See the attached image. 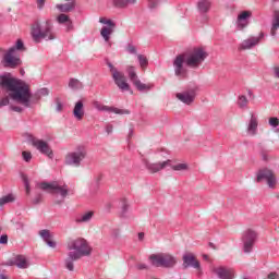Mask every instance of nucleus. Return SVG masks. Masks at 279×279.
Returning <instances> with one entry per match:
<instances>
[{
	"instance_id": "obj_1",
	"label": "nucleus",
	"mask_w": 279,
	"mask_h": 279,
	"mask_svg": "<svg viewBox=\"0 0 279 279\" xmlns=\"http://www.w3.org/2000/svg\"><path fill=\"white\" fill-rule=\"evenodd\" d=\"M0 86L8 90L9 97L22 104L24 108H32L40 102L41 97H47L49 95V88L43 87L38 89L35 94H32L29 85L25 81L13 77L10 73H4L0 75Z\"/></svg>"
},
{
	"instance_id": "obj_2",
	"label": "nucleus",
	"mask_w": 279,
	"mask_h": 279,
	"mask_svg": "<svg viewBox=\"0 0 279 279\" xmlns=\"http://www.w3.org/2000/svg\"><path fill=\"white\" fill-rule=\"evenodd\" d=\"M68 257L65 258V267L69 271H73L75 268V260H80L83 256H90L93 248L88 245L85 239L78 238L75 240H70L68 242Z\"/></svg>"
},
{
	"instance_id": "obj_3",
	"label": "nucleus",
	"mask_w": 279,
	"mask_h": 279,
	"mask_svg": "<svg viewBox=\"0 0 279 279\" xmlns=\"http://www.w3.org/2000/svg\"><path fill=\"white\" fill-rule=\"evenodd\" d=\"M206 58H208V52L204 48H194L190 54H178L173 60V66L175 71H182L184 65L189 69H198Z\"/></svg>"
},
{
	"instance_id": "obj_4",
	"label": "nucleus",
	"mask_w": 279,
	"mask_h": 279,
	"mask_svg": "<svg viewBox=\"0 0 279 279\" xmlns=\"http://www.w3.org/2000/svg\"><path fill=\"white\" fill-rule=\"evenodd\" d=\"M31 36L34 43H40V40H56V33L53 32V22L46 20L44 25L35 23L32 27Z\"/></svg>"
},
{
	"instance_id": "obj_5",
	"label": "nucleus",
	"mask_w": 279,
	"mask_h": 279,
	"mask_svg": "<svg viewBox=\"0 0 279 279\" xmlns=\"http://www.w3.org/2000/svg\"><path fill=\"white\" fill-rule=\"evenodd\" d=\"M56 8L59 10V12H61L56 19L57 23L59 25H64L65 32H73V29H75L73 20H71L66 13L73 12V10H75V1L71 0L68 3L57 4Z\"/></svg>"
},
{
	"instance_id": "obj_6",
	"label": "nucleus",
	"mask_w": 279,
	"mask_h": 279,
	"mask_svg": "<svg viewBox=\"0 0 279 279\" xmlns=\"http://www.w3.org/2000/svg\"><path fill=\"white\" fill-rule=\"evenodd\" d=\"M148 260L153 267H162L163 269H173L178 265V257L169 253L151 254Z\"/></svg>"
},
{
	"instance_id": "obj_7",
	"label": "nucleus",
	"mask_w": 279,
	"mask_h": 279,
	"mask_svg": "<svg viewBox=\"0 0 279 279\" xmlns=\"http://www.w3.org/2000/svg\"><path fill=\"white\" fill-rule=\"evenodd\" d=\"M88 156V149L84 145H77L74 150L70 151L65 156V165L68 167H82V162L86 160Z\"/></svg>"
},
{
	"instance_id": "obj_8",
	"label": "nucleus",
	"mask_w": 279,
	"mask_h": 279,
	"mask_svg": "<svg viewBox=\"0 0 279 279\" xmlns=\"http://www.w3.org/2000/svg\"><path fill=\"white\" fill-rule=\"evenodd\" d=\"M37 189H40L41 191H46L47 193H59L62 199L66 198V195H69V185L63 184L60 185L58 181L53 182H40L36 184Z\"/></svg>"
},
{
	"instance_id": "obj_9",
	"label": "nucleus",
	"mask_w": 279,
	"mask_h": 279,
	"mask_svg": "<svg viewBox=\"0 0 279 279\" xmlns=\"http://www.w3.org/2000/svg\"><path fill=\"white\" fill-rule=\"evenodd\" d=\"M3 69H19L23 64L21 57L16 53L15 48H9L1 59Z\"/></svg>"
},
{
	"instance_id": "obj_10",
	"label": "nucleus",
	"mask_w": 279,
	"mask_h": 279,
	"mask_svg": "<svg viewBox=\"0 0 279 279\" xmlns=\"http://www.w3.org/2000/svg\"><path fill=\"white\" fill-rule=\"evenodd\" d=\"M28 141L32 143L33 147L37 149V151L43 154V156H47V158L53 160V149H51L49 143L45 142L44 140H38L32 135L29 136Z\"/></svg>"
},
{
	"instance_id": "obj_11",
	"label": "nucleus",
	"mask_w": 279,
	"mask_h": 279,
	"mask_svg": "<svg viewBox=\"0 0 279 279\" xmlns=\"http://www.w3.org/2000/svg\"><path fill=\"white\" fill-rule=\"evenodd\" d=\"M256 239H258V232L253 229H247L242 234V243H243V252L245 254H250L254 247V243H256Z\"/></svg>"
},
{
	"instance_id": "obj_12",
	"label": "nucleus",
	"mask_w": 279,
	"mask_h": 279,
	"mask_svg": "<svg viewBox=\"0 0 279 279\" xmlns=\"http://www.w3.org/2000/svg\"><path fill=\"white\" fill-rule=\"evenodd\" d=\"M99 23L107 25L100 29V36L104 38L105 43H110V36L114 34V27H117V23L106 17H100Z\"/></svg>"
},
{
	"instance_id": "obj_13",
	"label": "nucleus",
	"mask_w": 279,
	"mask_h": 279,
	"mask_svg": "<svg viewBox=\"0 0 279 279\" xmlns=\"http://www.w3.org/2000/svg\"><path fill=\"white\" fill-rule=\"evenodd\" d=\"M263 180H266L267 185L269 189H276V175H274V171L265 168L257 172L256 182H263Z\"/></svg>"
},
{
	"instance_id": "obj_14",
	"label": "nucleus",
	"mask_w": 279,
	"mask_h": 279,
	"mask_svg": "<svg viewBox=\"0 0 279 279\" xmlns=\"http://www.w3.org/2000/svg\"><path fill=\"white\" fill-rule=\"evenodd\" d=\"M113 82L118 86L119 90L122 93H128L131 90L130 83H128V77L121 71H113L112 73Z\"/></svg>"
},
{
	"instance_id": "obj_15",
	"label": "nucleus",
	"mask_w": 279,
	"mask_h": 279,
	"mask_svg": "<svg viewBox=\"0 0 279 279\" xmlns=\"http://www.w3.org/2000/svg\"><path fill=\"white\" fill-rule=\"evenodd\" d=\"M129 78L140 93H149V90L154 88L153 84H145L141 82V78H138V75L134 71L129 72Z\"/></svg>"
},
{
	"instance_id": "obj_16",
	"label": "nucleus",
	"mask_w": 279,
	"mask_h": 279,
	"mask_svg": "<svg viewBox=\"0 0 279 279\" xmlns=\"http://www.w3.org/2000/svg\"><path fill=\"white\" fill-rule=\"evenodd\" d=\"M263 38H265V33H259L257 37L251 36L247 39H244L239 46V51L254 49L256 45H260V40H263Z\"/></svg>"
},
{
	"instance_id": "obj_17",
	"label": "nucleus",
	"mask_w": 279,
	"mask_h": 279,
	"mask_svg": "<svg viewBox=\"0 0 279 279\" xmlns=\"http://www.w3.org/2000/svg\"><path fill=\"white\" fill-rule=\"evenodd\" d=\"M182 260L183 269H189L192 267L193 269H197V271L202 270V264H199V260H197L193 253H184Z\"/></svg>"
},
{
	"instance_id": "obj_18",
	"label": "nucleus",
	"mask_w": 279,
	"mask_h": 279,
	"mask_svg": "<svg viewBox=\"0 0 279 279\" xmlns=\"http://www.w3.org/2000/svg\"><path fill=\"white\" fill-rule=\"evenodd\" d=\"M143 165L146 167L149 173H158V171H162V169H166V167H171V160L153 163V162H149V160L144 159Z\"/></svg>"
},
{
	"instance_id": "obj_19",
	"label": "nucleus",
	"mask_w": 279,
	"mask_h": 279,
	"mask_svg": "<svg viewBox=\"0 0 279 279\" xmlns=\"http://www.w3.org/2000/svg\"><path fill=\"white\" fill-rule=\"evenodd\" d=\"M93 106L99 112H114V114H130V110H123L116 107L105 106L99 101H94Z\"/></svg>"
},
{
	"instance_id": "obj_20",
	"label": "nucleus",
	"mask_w": 279,
	"mask_h": 279,
	"mask_svg": "<svg viewBox=\"0 0 279 279\" xmlns=\"http://www.w3.org/2000/svg\"><path fill=\"white\" fill-rule=\"evenodd\" d=\"M197 93V87H194L184 93H178L177 98L182 101V104H186V106H191L195 101V95Z\"/></svg>"
},
{
	"instance_id": "obj_21",
	"label": "nucleus",
	"mask_w": 279,
	"mask_h": 279,
	"mask_svg": "<svg viewBox=\"0 0 279 279\" xmlns=\"http://www.w3.org/2000/svg\"><path fill=\"white\" fill-rule=\"evenodd\" d=\"M7 265L8 267H14L15 265L19 269H27V267H29V263H27V258L24 255H16L9 259Z\"/></svg>"
},
{
	"instance_id": "obj_22",
	"label": "nucleus",
	"mask_w": 279,
	"mask_h": 279,
	"mask_svg": "<svg viewBox=\"0 0 279 279\" xmlns=\"http://www.w3.org/2000/svg\"><path fill=\"white\" fill-rule=\"evenodd\" d=\"M214 271L219 279H234V270L232 268L220 266Z\"/></svg>"
},
{
	"instance_id": "obj_23",
	"label": "nucleus",
	"mask_w": 279,
	"mask_h": 279,
	"mask_svg": "<svg viewBox=\"0 0 279 279\" xmlns=\"http://www.w3.org/2000/svg\"><path fill=\"white\" fill-rule=\"evenodd\" d=\"M246 132L250 136H256L258 134V118L254 113L251 114Z\"/></svg>"
},
{
	"instance_id": "obj_24",
	"label": "nucleus",
	"mask_w": 279,
	"mask_h": 279,
	"mask_svg": "<svg viewBox=\"0 0 279 279\" xmlns=\"http://www.w3.org/2000/svg\"><path fill=\"white\" fill-rule=\"evenodd\" d=\"M252 16V12L243 11L240 15H238L236 25L238 29H245V26L248 25V19Z\"/></svg>"
},
{
	"instance_id": "obj_25",
	"label": "nucleus",
	"mask_w": 279,
	"mask_h": 279,
	"mask_svg": "<svg viewBox=\"0 0 279 279\" xmlns=\"http://www.w3.org/2000/svg\"><path fill=\"white\" fill-rule=\"evenodd\" d=\"M73 117L76 121H82L84 119V101L78 100L76 101L74 109H73Z\"/></svg>"
},
{
	"instance_id": "obj_26",
	"label": "nucleus",
	"mask_w": 279,
	"mask_h": 279,
	"mask_svg": "<svg viewBox=\"0 0 279 279\" xmlns=\"http://www.w3.org/2000/svg\"><path fill=\"white\" fill-rule=\"evenodd\" d=\"M213 8V1L210 0H198L197 10L199 14H208Z\"/></svg>"
},
{
	"instance_id": "obj_27",
	"label": "nucleus",
	"mask_w": 279,
	"mask_h": 279,
	"mask_svg": "<svg viewBox=\"0 0 279 279\" xmlns=\"http://www.w3.org/2000/svg\"><path fill=\"white\" fill-rule=\"evenodd\" d=\"M279 29V11H275L272 15L271 28H270V36L276 37Z\"/></svg>"
},
{
	"instance_id": "obj_28",
	"label": "nucleus",
	"mask_w": 279,
	"mask_h": 279,
	"mask_svg": "<svg viewBox=\"0 0 279 279\" xmlns=\"http://www.w3.org/2000/svg\"><path fill=\"white\" fill-rule=\"evenodd\" d=\"M121 211L120 217L122 219H128V210H130V205L128 204V201L124 198L121 201Z\"/></svg>"
},
{
	"instance_id": "obj_29",
	"label": "nucleus",
	"mask_w": 279,
	"mask_h": 279,
	"mask_svg": "<svg viewBox=\"0 0 279 279\" xmlns=\"http://www.w3.org/2000/svg\"><path fill=\"white\" fill-rule=\"evenodd\" d=\"M69 88H72V90H80L84 88V85L82 84V82H80V80L70 78Z\"/></svg>"
},
{
	"instance_id": "obj_30",
	"label": "nucleus",
	"mask_w": 279,
	"mask_h": 279,
	"mask_svg": "<svg viewBox=\"0 0 279 279\" xmlns=\"http://www.w3.org/2000/svg\"><path fill=\"white\" fill-rule=\"evenodd\" d=\"M247 104H250V100H247L245 95H240L238 97V106L241 108V110H245V108H247Z\"/></svg>"
},
{
	"instance_id": "obj_31",
	"label": "nucleus",
	"mask_w": 279,
	"mask_h": 279,
	"mask_svg": "<svg viewBox=\"0 0 279 279\" xmlns=\"http://www.w3.org/2000/svg\"><path fill=\"white\" fill-rule=\"evenodd\" d=\"M130 3H136V0H113L114 8H126Z\"/></svg>"
},
{
	"instance_id": "obj_32",
	"label": "nucleus",
	"mask_w": 279,
	"mask_h": 279,
	"mask_svg": "<svg viewBox=\"0 0 279 279\" xmlns=\"http://www.w3.org/2000/svg\"><path fill=\"white\" fill-rule=\"evenodd\" d=\"M92 219H93V211H87L76 221L77 223H87V221H90Z\"/></svg>"
},
{
	"instance_id": "obj_33",
	"label": "nucleus",
	"mask_w": 279,
	"mask_h": 279,
	"mask_svg": "<svg viewBox=\"0 0 279 279\" xmlns=\"http://www.w3.org/2000/svg\"><path fill=\"white\" fill-rule=\"evenodd\" d=\"M38 234L44 242L49 241V239H51V231H49L48 229L40 230Z\"/></svg>"
},
{
	"instance_id": "obj_34",
	"label": "nucleus",
	"mask_w": 279,
	"mask_h": 279,
	"mask_svg": "<svg viewBox=\"0 0 279 279\" xmlns=\"http://www.w3.org/2000/svg\"><path fill=\"white\" fill-rule=\"evenodd\" d=\"M43 202V192H35V196L32 198V204L38 206Z\"/></svg>"
},
{
	"instance_id": "obj_35",
	"label": "nucleus",
	"mask_w": 279,
	"mask_h": 279,
	"mask_svg": "<svg viewBox=\"0 0 279 279\" xmlns=\"http://www.w3.org/2000/svg\"><path fill=\"white\" fill-rule=\"evenodd\" d=\"M137 59H138L140 66L142 69H147V64H149V61L147 60V57H145L143 54H138Z\"/></svg>"
},
{
	"instance_id": "obj_36",
	"label": "nucleus",
	"mask_w": 279,
	"mask_h": 279,
	"mask_svg": "<svg viewBox=\"0 0 279 279\" xmlns=\"http://www.w3.org/2000/svg\"><path fill=\"white\" fill-rule=\"evenodd\" d=\"M10 202H14V196H12V194H8L0 198V206H5V204H10Z\"/></svg>"
},
{
	"instance_id": "obj_37",
	"label": "nucleus",
	"mask_w": 279,
	"mask_h": 279,
	"mask_svg": "<svg viewBox=\"0 0 279 279\" xmlns=\"http://www.w3.org/2000/svg\"><path fill=\"white\" fill-rule=\"evenodd\" d=\"M11 49H15V51H25V44H23V40L17 39L15 46L11 47Z\"/></svg>"
},
{
	"instance_id": "obj_38",
	"label": "nucleus",
	"mask_w": 279,
	"mask_h": 279,
	"mask_svg": "<svg viewBox=\"0 0 279 279\" xmlns=\"http://www.w3.org/2000/svg\"><path fill=\"white\" fill-rule=\"evenodd\" d=\"M173 171H186L189 169V165L186 163H178L172 166Z\"/></svg>"
},
{
	"instance_id": "obj_39",
	"label": "nucleus",
	"mask_w": 279,
	"mask_h": 279,
	"mask_svg": "<svg viewBox=\"0 0 279 279\" xmlns=\"http://www.w3.org/2000/svg\"><path fill=\"white\" fill-rule=\"evenodd\" d=\"M22 178L25 185L26 195H29V193H32V189L29 187V180L27 179V175H23Z\"/></svg>"
},
{
	"instance_id": "obj_40",
	"label": "nucleus",
	"mask_w": 279,
	"mask_h": 279,
	"mask_svg": "<svg viewBox=\"0 0 279 279\" xmlns=\"http://www.w3.org/2000/svg\"><path fill=\"white\" fill-rule=\"evenodd\" d=\"M174 75L178 80H186L187 77L186 71H175Z\"/></svg>"
},
{
	"instance_id": "obj_41",
	"label": "nucleus",
	"mask_w": 279,
	"mask_h": 279,
	"mask_svg": "<svg viewBox=\"0 0 279 279\" xmlns=\"http://www.w3.org/2000/svg\"><path fill=\"white\" fill-rule=\"evenodd\" d=\"M22 157L25 162L32 161V154L29 151H22Z\"/></svg>"
},
{
	"instance_id": "obj_42",
	"label": "nucleus",
	"mask_w": 279,
	"mask_h": 279,
	"mask_svg": "<svg viewBox=\"0 0 279 279\" xmlns=\"http://www.w3.org/2000/svg\"><path fill=\"white\" fill-rule=\"evenodd\" d=\"M269 125L271 128H278L279 125V119L278 118H270L268 121Z\"/></svg>"
},
{
	"instance_id": "obj_43",
	"label": "nucleus",
	"mask_w": 279,
	"mask_h": 279,
	"mask_svg": "<svg viewBox=\"0 0 279 279\" xmlns=\"http://www.w3.org/2000/svg\"><path fill=\"white\" fill-rule=\"evenodd\" d=\"M10 105V98L4 97L0 99V108H3V106H9Z\"/></svg>"
},
{
	"instance_id": "obj_44",
	"label": "nucleus",
	"mask_w": 279,
	"mask_h": 279,
	"mask_svg": "<svg viewBox=\"0 0 279 279\" xmlns=\"http://www.w3.org/2000/svg\"><path fill=\"white\" fill-rule=\"evenodd\" d=\"M0 245H8V234H2L0 236Z\"/></svg>"
},
{
	"instance_id": "obj_45",
	"label": "nucleus",
	"mask_w": 279,
	"mask_h": 279,
	"mask_svg": "<svg viewBox=\"0 0 279 279\" xmlns=\"http://www.w3.org/2000/svg\"><path fill=\"white\" fill-rule=\"evenodd\" d=\"M45 243H47L48 247H52V250H56V247H58V243H56L54 241L48 240Z\"/></svg>"
},
{
	"instance_id": "obj_46",
	"label": "nucleus",
	"mask_w": 279,
	"mask_h": 279,
	"mask_svg": "<svg viewBox=\"0 0 279 279\" xmlns=\"http://www.w3.org/2000/svg\"><path fill=\"white\" fill-rule=\"evenodd\" d=\"M136 269H138L140 271H143L145 269H149V266H147V264H137Z\"/></svg>"
},
{
	"instance_id": "obj_47",
	"label": "nucleus",
	"mask_w": 279,
	"mask_h": 279,
	"mask_svg": "<svg viewBox=\"0 0 279 279\" xmlns=\"http://www.w3.org/2000/svg\"><path fill=\"white\" fill-rule=\"evenodd\" d=\"M10 109H11L13 112H23V107L11 106Z\"/></svg>"
},
{
	"instance_id": "obj_48",
	"label": "nucleus",
	"mask_w": 279,
	"mask_h": 279,
	"mask_svg": "<svg viewBox=\"0 0 279 279\" xmlns=\"http://www.w3.org/2000/svg\"><path fill=\"white\" fill-rule=\"evenodd\" d=\"M128 51H129V53L134 54V53H136V47L134 45H129Z\"/></svg>"
},
{
	"instance_id": "obj_49",
	"label": "nucleus",
	"mask_w": 279,
	"mask_h": 279,
	"mask_svg": "<svg viewBox=\"0 0 279 279\" xmlns=\"http://www.w3.org/2000/svg\"><path fill=\"white\" fill-rule=\"evenodd\" d=\"M38 10H43L45 8V0H36Z\"/></svg>"
},
{
	"instance_id": "obj_50",
	"label": "nucleus",
	"mask_w": 279,
	"mask_h": 279,
	"mask_svg": "<svg viewBox=\"0 0 279 279\" xmlns=\"http://www.w3.org/2000/svg\"><path fill=\"white\" fill-rule=\"evenodd\" d=\"M0 279H10V276L7 275L5 270L0 271Z\"/></svg>"
},
{
	"instance_id": "obj_51",
	"label": "nucleus",
	"mask_w": 279,
	"mask_h": 279,
	"mask_svg": "<svg viewBox=\"0 0 279 279\" xmlns=\"http://www.w3.org/2000/svg\"><path fill=\"white\" fill-rule=\"evenodd\" d=\"M268 278H269V279H279V275L276 274V272H270V274L268 275Z\"/></svg>"
},
{
	"instance_id": "obj_52",
	"label": "nucleus",
	"mask_w": 279,
	"mask_h": 279,
	"mask_svg": "<svg viewBox=\"0 0 279 279\" xmlns=\"http://www.w3.org/2000/svg\"><path fill=\"white\" fill-rule=\"evenodd\" d=\"M62 102L60 100H57V112H62Z\"/></svg>"
},
{
	"instance_id": "obj_53",
	"label": "nucleus",
	"mask_w": 279,
	"mask_h": 279,
	"mask_svg": "<svg viewBox=\"0 0 279 279\" xmlns=\"http://www.w3.org/2000/svg\"><path fill=\"white\" fill-rule=\"evenodd\" d=\"M112 130H113L112 124H108V125L106 126V132H107V134H112Z\"/></svg>"
},
{
	"instance_id": "obj_54",
	"label": "nucleus",
	"mask_w": 279,
	"mask_h": 279,
	"mask_svg": "<svg viewBox=\"0 0 279 279\" xmlns=\"http://www.w3.org/2000/svg\"><path fill=\"white\" fill-rule=\"evenodd\" d=\"M272 77H275L276 80H279V71H274L271 72Z\"/></svg>"
},
{
	"instance_id": "obj_55",
	"label": "nucleus",
	"mask_w": 279,
	"mask_h": 279,
	"mask_svg": "<svg viewBox=\"0 0 279 279\" xmlns=\"http://www.w3.org/2000/svg\"><path fill=\"white\" fill-rule=\"evenodd\" d=\"M112 236H113L114 239H118V236H119V230H118V229H114V230L112 231Z\"/></svg>"
},
{
	"instance_id": "obj_56",
	"label": "nucleus",
	"mask_w": 279,
	"mask_h": 279,
	"mask_svg": "<svg viewBox=\"0 0 279 279\" xmlns=\"http://www.w3.org/2000/svg\"><path fill=\"white\" fill-rule=\"evenodd\" d=\"M133 135H134V128H130L129 129V138H132Z\"/></svg>"
},
{
	"instance_id": "obj_57",
	"label": "nucleus",
	"mask_w": 279,
	"mask_h": 279,
	"mask_svg": "<svg viewBox=\"0 0 279 279\" xmlns=\"http://www.w3.org/2000/svg\"><path fill=\"white\" fill-rule=\"evenodd\" d=\"M143 239H145V233L144 232H140L138 233V241H143Z\"/></svg>"
},
{
	"instance_id": "obj_58",
	"label": "nucleus",
	"mask_w": 279,
	"mask_h": 279,
	"mask_svg": "<svg viewBox=\"0 0 279 279\" xmlns=\"http://www.w3.org/2000/svg\"><path fill=\"white\" fill-rule=\"evenodd\" d=\"M157 7H158V3H156V2H153V3L149 5L150 9H154V8H157Z\"/></svg>"
},
{
	"instance_id": "obj_59",
	"label": "nucleus",
	"mask_w": 279,
	"mask_h": 279,
	"mask_svg": "<svg viewBox=\"0 0 279 279\" xmlns=\"http://www.w3.org/2000/svg\"><path fill=\"white\" fill-rule=\"evenodd\" d=\"M209 247H211L213 250H217V246H215L213 242H209Z\"/></svg>"
},
{
	"instance_id": "obj_60",
	"label": "nucleus",
	"mask_w": 279,
	"mask_h": 279,
	"mask_svg": "<svg viewBox=\"0 0 279 279\" xmlns=\"http://www.w3.org/2000/svg\"><path fill=\"white\" fill-rule=\"evenodd\" d=\"M108 66H109L110 71H114V66L112 65V63H108Z\"/></svg>"
},
{
	"instance_id": "obj_61",
	"label": "nucleus",
	"mask_w": 279,
	"mask_h": 279,
	"mask_svg": "<svg viewBox=\"0 0 279 279\" xmlns=\"http://www.w3.org/2000/svg\"><path fill=\"white\" fill-rule=\"evenodd\" d=\"M247 93H248V96H250V97H252V95H253L252 90H251V89H248V92H247Z\"/></svg>"
},
{
	"instance_id": "obj_62",
	"label": "nucleus",
	"mask_w": 279,
	"mask_h": 279,
	"mask_svg": "<svg viewBox=\"0 0 279 279\" xmlns=\"http://www.w3.org/2000/svg\"><path fill=\"white\" fill-rule=\"evenodd\" d=\"M263 160H267V155L263 154Z\"/></svg>"
},
{
	"instance_id": "obj_63",
	"label": "nucleus",
	"mask_w": 279,
	"mask_h": 279,
	"mask_svg": "<svg viewBox=\"0 0 279 279\" xmlns=\"http://www.w3.org/2000/svg\"><path fill=\"white\" fill-rule=\"evenodd\" d=\"M274 71H279V66H275V68H274Z\"/></svg>"
},
{
	"instance_id": "obj_64",
	"label": "nucleus",
	"mask_w": 279,
	"mask_h": 279,
	"mask_svg": "<svg viewBox=\"0 0 279 279\" xmlns=\"http://www.w3.org/2000/svg\"><path fill=\"white\" fill-rule=\"evenodd\" d=\"M64 201H57L56 204H62Z\"/></svg>"
}]
</instances>
